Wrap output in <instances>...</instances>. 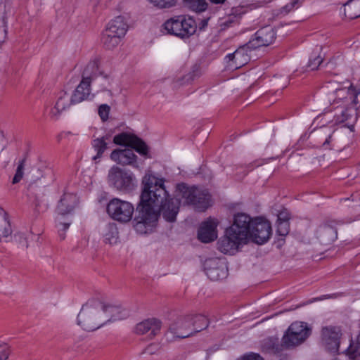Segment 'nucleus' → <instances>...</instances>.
<instances>
[{
	"instance_id": "473e14b6",
	"label": "nucleus",
	"mask_w": 360,
	"mask_h": 360,
	"mask_svg": "<svg viewBox=\"0 0 360 360\" xmlns=\"http://www.w3.org/2000/svg\"><path fill=\"white\" fill-rule=\"evenodd\" d=\"M106 229L109 231V233H106L105 237V240H108L110 243H112V239H116L117 231V228L115 224L110 223L106 225Z\"/></svg>"
},
{
	"instance_id": "a878e982",
	"label": "nucleus",
	"mask_w": 360,
	"mask_h": 360,
	"mask_svg": "<svg viewBox=\"0 0 360 360\" xmlns=\"http://www.w3.org/2000/svg\"><path fill=\"white\" fill-rule=\"evenodd\" d=\"M105 319H108L107 323L117 320H122L129 316V312L120 307L105 304Z\"/></svg>"
},
{
	"instance_id": "0eeeda50",
	"label": "nucleus",
	"mask_w": 360,
	"mask_h": 360,
	"mask_svg": "<svg viewBox=\"0 0 360 360\" xmlns=\"http://www.w3.org/2000/svg\"><path fill=\"white\" fill-rule=\"evenodd\" d=\"M108 183L110 186L124 193H129L136 187V179L133 172L117 166L110 169Z\"/></svg>"
},
{
	"instance_id": "2f4dec72",
	"label": "nucleus",
	"mask_w": 360,
	"mask_h": 360,
	"mask_svg": "<svg viewBox=\"0 0 360 360\" xmlns=\"http://www.w3.org/2000/svg\"><path fill=\"white\" fill-rule=\"evenodd\" d=\"M11 353L8 344L0 341V360H8Z\"/></svg>"
},
{
	"instance_id": "a19ab883",
	"label": "nucleus",
	"mask_w": 360,
	"mask_h": 360,
	"mask_svg": "<svg viewBox=\"0 0 360 360\" xmlns=\"http://www.w3.org/2000/svg\"><path fill=\"white\" fill-rule=\"evenodd\" d=\"M202 72L199 65H194L192 68L191 72L189 73V79L193 80L196 78L200 77Z\"/></svg>"
},
{
	"instance_id": "37998d69",
	"label": "nucleus",
	"mask_w": 360,
	"mask_h": 360,
	"mask_svg": "<svg viewBox=\"0 0 360 360\" xmlns=\"http://www.w3.org/2000/svg\"><path fill=\"white\" fill-rule=\"evenodd\" d=\"M290 214L285 209L281 210L278 214V222L288 221Z\"/></svg>"
},
{
	"instance_id": "a211bd4d",
	"label": "nucleus",
	"mask_w": 360,
	"mask_h": 360,
	"mask_svg": "<svg viewBox=\"0 0 360 360\" xmlns=\"http://www.w3.org/2000/svg\"><path fill=\"white\" fill-rule=\"evenodd\" d=\"M161 31L180 38H188L197 31L196 24H162ZM165 33V32H163Z\"/></svg>"
},
{
	"instance_id": "603ef678",
	"label": "nucleus",
	"mask_w": 360,
	"mask_h": 360,
	"mask_svg": "<svg viewBox=\"0 0 360 360\" xmlns=\"http://www.w3.org/2000/svg\"><path fill=\"white\" fill-rule=\"evenodd\" d=\"M207 21H208V19H206V20H202L200 22L205 23V22H207Z\"/></svg>"
},
{
	"instance_id": "9b49d317",
	"label": "nucleus",
	"mask_w": 360,
	"mask_h": 360,
	"mask_svg": "<svg viewBox=\"0 0 360 360\" xmlns=\"http://www.w3.org/2000/svg\"><path fill=\"white\" fill-rule=\"evenodd\" d=\"M127 24H108L102 33V42L108 49H112L120 42L127 30Z\"/></svg>"
},
{
	"instance_id": "de8ad7c7",
	"label": "nucleus",
	"mask_w": 360,
	"mask_h": 360,
	"mask_svg": "<svg viewBox=\"0 0 360 360\" xmlns=\"http://www.w3.org/2000/svg\"><path fill=\"white\" fill-rule=\"evenodd\" d=\"M158 345H150L146 349V352L152 354L153 353V349L157 348Z\"/></svg>"
},
{
	"instance_id": "864d4df0",
	"label": "nucleus",
	"mask_w": 360,
	"mask_h": 360,
	"mask_svg": "<svg viewBox=\"0 0 360 360\" xmlns=\"http://www.w3.org/2000/svg\"><path fill=\"white\" fill-rule=\"evenodd\" d=\"M235 10H236V11L233 12V14H234V15L236 14V12L237 8H235Z\"/></svg>"
},
{
	"instance_id": "6e6552de",
	"label": "nucleus",
	"mask_w": 360,
	"mask_h": 360,
	"mask_svg": "<svg viewBox=\"0 0 360 360\" xmlns=\"http://www.w3.org/2000/svg\"><path fill=\"white\" fill-rule=\"evenodd\" d=\"M134 212V207L131 202L117 198L110 200L107 205L108 215L112 219L122 223L129 221Z\"/></svg>"
},
{
	"instance_id": "dca6fc26",
	"label": "nucleus",
	"mask_w": 360,
	"mask_h": 360,
	"mask_svg": "<svg viewBox=\"0 0 360 360\" xmlns=\"http://www.w3.org/2000/svg\"><path fill=\"white\" fill-rule=\"evenodd\" d=\"M234 232H230V229L226 230L224 238L218 241L219 250L224 254H234L240 245L247 243L244 239H240Z\"/></svg>"
},
{
	"instance_id": "ddd939ff",
	"label": "nucleus",
	"mask_w": 360,
	"mask_h": 360,
	"mask_svg": "<svg viewBox=\"0 0 360 360\" xmlns=\"http://www.w3.org/2000/svg\"><path fill=\"white\" fill-rule=\"evenodd\" d=\"M276 39V32L271 25H266L259 29L250 39L248 47L257 49L261 46H267L272 44Z\"/></svg>"
},
{
	"instance_id": "3c124183",
	"label": "nucleus",
	"mask_w": 360,
	"mask_h": 360,
	"mask_svg": "<svg viewBox=\"0 0 360 360\" xmlns=\"http://www.w3.org/2000/svg\"><path fill=\"white\" fill-rule=\"evenodd\" d=\"M207 23H205V24H202V26L201 27H200V30H202L204 29V27H205V25H207Z\"/></svg>"
},
{
	"instance_id": "79ce46f5",
	"label": "nucleus",
	"mask_w": 360,
	"mask_h": 360,
	"mask_svg": "<svg viewBox=\"0 0 360 360\" xmlns=\"http://www.w3.org/2000/svg\"><path fill=\"white\" fill-rule=\"evenodd\" d=\"M16 241H18L22 246L27 248L28 243L27 240V237L24 233H18L14 236Z\"/></svg>"
},
{
	"instance_id": "f8f14e48",
	"label": "nucleus",
	"mask_w": 360,
	"mask_h": 360,
	"mask_svg": "<svg viewBox=\"0 0 360 360\" xmlns=\"http://www.w3.org/2000/svg\"><path fill=\"white\" fill-rule=\"evenodd\" d=\"M113 142L117 145L131 147L143 155H146L148 153L147 145L134 134L127 132L120 133L114 136Z\"/></svg>"
},
{
	"instance_id": "f257e3e1",
	"label": "nucleus",
	"mask_w": 360,
	"mask_h": 360,
	"mask_svg": "<svg viewBox=\"0 0 360 360\" xmlns=\"http://www.w3.org/2000/svg\"><path fill=\"white\" fill-rule=\"evenodd\" d=\"M165 179L147 172L142 179L138 214L134 219V227L140 234L150 232L157 224L160 214L169 222L176 220L179 210L180 200L168 198Z\"/></svg>"
},
{
	"instance_id": "f3484780",
	"label": "nucleus",
	"mask_w": 360,
	"mask_h": 360,
	"mask_svg": "<svg viewBox=\"0 0 360 360\" xmlns=\"http://www.w3.org/2000/svg\"><path fill=\"white\" fill-rule=\"evenodd\" d=\"M337 221L330 220L324 222L319 226L316 230V235L321 244L328 245L337 239Z\"/></svg>"
},
{
	"instance_id": "58836bf2",
	"label": "nucleus",
	"mask_w": 360,
	"mask_h": 360,
	"mask_svg": "<svg viewBox=\"0 0 360 360\" xmlns=\"http://www.w3.org/2000/svg\"><path fill=\"white\" fill-rule=\"evenodd\" d=\"M34 210L37 212H44L46 210L47 205L46 204L44 203L42 200H40L38 198H36L33 202Z\"/></svg>"
},
{
	"instance_id": "cd10ccee",
	"label": "nucleus",
	"mask_w": 360,
	"mask_h": 360,
	"mask_svg": "<svg viewBox=\"0 0 360 360\" xmlns=\"http://www.w3.org/2000/svg\"><path fill=\"white\" fill-rule=\"evenodd\" d=\"M13 231L7 213L0 207V240L11 235Z\"/></svg>"
},
{
	"instance_id": "c03bdc74",
	"label": "nucleus",
	"mask_w": 360,
	"mask_h": 360,
	"mask_svg": "<svg viewBox=\"0 0 360 360\" xmlns=\"http://www.w3.org/2000/svg\"><path fill=\"white\" fill-rule=\"evenodd\" d=\"M7 34V27L6 24H0V43L4 41Z\"/></svg>"
},
{
	"instance_id": "a18cd8bd",
	"label": "nucleus",
	"mask_w": 360,
	"mask_h": 360,
	"mask_svg": "<svg viewBox=\"0 0 360 360\" xmlns=\"http://www.w3.org/2000/svg\"><path fill=\"white\" fill-rule=\"evenodd\" d=\"M333 141V135H329L328 138L326 139L324 142L323 143V147L325 148H331L330 146V143Z\"/></svg>"
},
{
	"instance_id": "5701e85b",
	"label": "nucleus",
	"mask_w": 360,
	"mask_h": 360,
	"mask_svg": "<svg viewBox=\"0 0 360 360\" xmlns=\"http://www.w3.org/2000/svg\"><path fill=\"white\" fill-rule=\"evenodd\" d=\"M110 158L120 165H134L137 157L131 149H115L111 153Z\"/></svg>"
},
{
	"instance_id": "20e7f679",
	"label": "nucleus",
	"mask_w": 360,
	"mask_h": 360,
	"mask_svg": "<svg viewBox=\"0 0 360 360\" xmlns=\"http://www.w3.org/2000/svg\"><path fill=\"white\" fill-rule=\"evenodd\" d=\"M176 198H182L184 204L191 205L198 211H204L210 205V195L206 190L196 186H188L184 183L176 185Z\"/></svg>"
},
{
	"instance_id": "72a5a7b5",
	"label": "nucleus",
	"mask_w": 360,
	"mask_h": 360,
	"mask_svg": "<svg viewBox=\"0 0 360 360\" xmlns=\"http://www.w3.org/2000/svg\"><path fill=\"white\" fill-rule=\"evenodd\" d=\"M193 18L189 15H181L169 18L165 22H193Z\"/></svg>"
},
{
	"instance_id": "9d476101",
	"label": "nucleus",
	"mask_w": 360,
	"mask_h": 360,
	"mask_svg": "<svg viewBox=\"0 0 360 360\" xmlns=\"http://www.w3.org/2000/svg\"><path fill=\"white\" fill-rule=\"evenodd\" d=\"M272 234L270 222L263 217H256L252 221V226L248 235L252 242L262 245L266 243Z\"/></svg>"
},
{
	"instance_id": "e433bc0d",
	"label": "nucleus",
	"mask_w": 360,
	"mask_h": 360,
	"mask_svg": "<svg viewBox=\"0 0 360 360\" xmlns=\"http://www.w3.org/2000/svg\"><path fill=\"white\" fill-rule=\"evenodd\" d=\"M110 108L107 104H102L98 108V115L103 121L108 119Z\"/></svg>"
},
{
	"instance_id": "39448f33",
	"label": "nucleus",
	"mask_w": 360,
	"mask_h": 360,
	"mask_svg": "<svg viewBox=\"0 0 360 360\" xmlns=\"http://www.w3.org/2000/svg\"><path fill=\"white\" fill-rule=\"evenodd\" d=\"M77 198L72 193H65L60 198L57 207L56 227L60 240L65 238V231L69 229L72 221L66 216L70 214L77 204Z\"/></svg>"
},
{
	"instance_id": "7c9ffc66",
	"label": "nucleus",
	"mask_w": 360,
	"mask_h": 360,
	"mask_svg": "<svg viewBox=\"0 0 360 360\" xmlns=\"http://www.w3.org/2000/svg\"><path fill=\"white\" fill-rule=\"evenodd\" d=\"M205 271L208 278L214 281L221 279L226 275V271L224 269L219 267L207 268Z\"/></svg>"
},
{
	"instance_id": "c9c22d12",
	"label": "nucleus",
	"mask_w": 360,
	"mask_h": 360,
	"mask_svg": "<svg viewBox=\"0 0 360 360\" xmlns=\"http://www.w3.org/2000/svg\"><path fill=\"white\" fill-rule=\"evenodd\" d=\"M290 224L288 221L277 222V233L280 236H286L289 232Z\"/></svg>"
},
{
	"instance_id": "8fccbe9b",
	"label": "nucleus",
	"mask_w": 360,
	"mask_h": 360,
	"mask_svg": "<svg viewBox=\"0 0 360 360\" xmlns=\"http://www.w3.org/2000/svg\"><path fill=\"white\" fill-rule=\"evenodd\" d=\"M118 20L116 21V22H121L123 20L121 18V17L117 18Z\"/></svg>"
},
{
	"instance_id": "412c9836",
	"label": "nucleus",
	"mask_w": 360,
	"mask_h": 360,
	"mask_svg": "<svg viewBox=\"0 0 360 360\" xmlns=\"http://www.w3.org/2000/svg\"><path fill=\"white\" fill-rule=\"evenodd\" d=\"M71 105H73L72 97L66 91H61L55 105L50 110V118L54 121L58 120L61 113L66 110Z\"/></svg>"
},
{
	"instance_id": "2eb2a0df",
	"label": "nucleus",
	"mask_w": 360,
	"mask_h": 360,
	"mask_svg": "<svg viewBox=\"0 0 360 360\" xmlns=\"http://www.w3.org/2000/svg\"><path fill=\"white\" fill-rule=\"evenodd\" d=\"M341 330L337 326H326L322 328L321 337L326 349L333 353L338 352L340 347Z\"/></svg>"
},
{
	"instance_id": "6ab92c4d",
	"label": "nucleus",
	"mask_w": 360,
	"mask_h": 360,
	"mask_svg": "<svg viewBox=\"0 0 360 360\" xmlns=\"http://www.w3.org/2000/svg\"><path fill=\"white\" fill-rule=\"evenodd\" d=\"M252 50L250 47H248V44L238 49L235 52L228 54L225 59L231 68H239L250 60V56L248 54V50Z\"/></svg>"
},
{
	"instance_id": "393cba45",
	"label": "nucleus",
	"mask_w": 360,
	"mask_h": 360,
	"mask_svg": "<svg viewBox=\"0 0 360 360\" xmlns=\"http://www.w3.org/2000/svg\"><path fill=\"white\" fill-rule=\"evenodd\" d=\"M100 60V57L96 56L87 63L82 72V79L91 83L93 79L101 74L99 71Z\"/></svg>"
},
{
	"instance_id": "7ed1b4c3",
	"label": "nucleus",
	"mask_w": 360,
	"mask_h": 360,
	"mask_svg": "<svg viewBox=\"0 0 360 360\" xmlns=\"http://www.w3.org/2000/svg\"><path fill=\"white\" fill-rule=\"evenodd\" d=\"M198 321L202 322L201 326L195 327V323L192 328L193 317L191 315L180 316L176 319L169 327L167 334V339L173 341L175 339L186 338L193 334L200 332L208 326L207 318L202 315L196 316Z\"/></svg>"
},
{
	"instance_id": "09e8293b",
	"label": "nucleus",
	"mask_w": 360,
	"mask_h": 360,
	"mask_svg": "<svg viewBox=\"0 0 360 360\" xmlns=\"http://www.w3.org/2000/svg\"><path fill=\"white\" fill-rule=\"evenodd\" d=\"M191 316L193 317V320H192V328H193V323H195V327L201 326L202 322H200V321H198V320H197V319H196V316H197L198 315H195V316H192V315H191Z\"/></svg>"
},
{
	"instance_id": "ea45409f",
	"label": "nucleus",
	"mask_w": 360,
	"mask_h": 360,
	"mask_svg": "<svg viewBox=\"0 0 360 360\" xmlns=\"http://www.w3.org/2000/svg\"><path fill=\"white\" fill-rule=\"evenodd\" d=\"M339 122L349 121L352 117L351 110L345 109L342 110L340 115H336Z\"/></svg>"
},
{
	"instance_id": "c756f323",
	"label": "nucleus",
	"mask_w": 360,
	"mask_h": 360,
	"mask_svg": "<svg viewBox=\"0 0 360 360\" xmlns=\"http://www.w3.org/2000/svg\"><path fill=\"white\" fill-rule=\"evenodd\" d=\"M214 4H222L225 0H210ZM188 7L196 13H200L205 11L207 7V4L205 0H185Z\"/></svg>"
},
{
	"instance_id": "f03ea898",
	"label": "nucleus",
	"mask_w": 360,
	"mask_h": 360,
	"mask_svg": "<svg viewBox=\"0 0 360 360\" xmlns=\"http://www.w3.org/2000/svg\"><path fill=\"white\" fill-rule=\"evenodd\" d=\"M105 303L98 300L87 301L77 315V324L84 330L94 331L107 323L105 319Z\"/></svg>"
},
{
	"instance_id": "bb28decb",
	"label": "nucleus",
	"mask_w": 360,
	"mask_h": 360,
	"mask_svg": "<svg viewBox=\"0 0 360 360\" xmlns=\"http://www.w3.org/2000/svg\"><path fill=\"white\" fill-rule=\"evenodd\" d=\"M344 13L348 20L360 16V1L349 0L344 5Z\"/></svg>"
},
{
	"instance_id": "4be33fe9",
	"label": "nucleus",
	"mask_w": 360,
	"mask_h": 360,
	"mask_svg": "<svg viewBox=\"0 0 360 360\" xmlns=\"http://www.w3.org/2000/svg\"><path fill=\"white\" fill-rule=\"evenodd\" d=\"M162 327V322L155 318L146 319L136 326V333L140 335L146 334L150 332V337H155L160 333Z\"/></svg>"
},
{
	"instance_id": "c85d7f7f",
	"label": "nucleus",
	"mask_w": 360,
	"mask_h": 360,
	"mask_svg": "<svg viewBox=\"0 0 360 360\" xmlns=\"http://www.w3.org/2000/svg\"><path fill=\"white\" fill-rule=\"evenodd\" d=\"M108 139V136H104L92 141L91 146L94 150L96 151V155L93 158V160H96L102 157L103 153L108 148V143L106 141Z\"/></svg>"
},
{
	"instance_id": "4468645a",
	"label": "nucleus",
	"mask_w": 360,
	"mask_h": 360,
	"mask_svg": "<svg viewBox=\"0 0 360 360\" xmlns=\"http://www.w3.org/2000/svg\"><path fill=\"white\" fill-rule=\"evenodd\" d=\"M252 221L253 219L247 214L237 213L234 215L233 224L229 229L230 232L236 233L239 238L248 241Z\"/></svg>"
},
{
	"instance_id": "f704fd0d",
	"label": "nucleus",
	"mask_w": 360,
	"mask_h": 360,
	"mask_svg": "<svg viewBox=\"0 0 360 360\" xmlns=\"http://www.w3.org/2000/svg\"><path fill=\"white\" fill-rule=\"evenodd\" d=\"M25 160H22L19 162L15 176L13 179V184L18 183L23 176V170L25 167Z\"/></svg>"
},
{
	"instance_id": "4c0bfd02",
	"label": "nucleus",
	"mask_w": 360,
	"mask_h": 360,
	"mask_svg": "<svg viewBox=\"0 0 360 360\" xmlns=\"http://www.w3.org/2000/svg\"><path fill=\"white\" fill-rule=\"evenodd\" d=\"M322 61L323 59L319 56H316L314 58L309 59L307 66L311 70H315L321 65Z\"/></svg>"
},
{
	"instance_id": "1a4fd4ad",
	"label": "nucleus",
	"mask_w": 360,
	"mask_h": 360,
	"mask_svg": "<svg viewBox=\"0 0 360 360\" xmlns=\"http://www.w3.org/2000/svg\"><path fill=\"white\" fill-rule=\"evenodd\" d=\"M323 89L327 94V101L330 105L345 103L347 101L349 96V100L352 99V102H356V96L359 93L352 86L347 89L342 88L335 82H330L323 86Z\"/></svg>"
},
{
	"instance_id": "49530a36",
	"label": "nucleus",
	"mask_w": 360,
	"mask_h": 360,
	"mask_svg": "<svg viewBox=\"0 0 360 360\" xmlns=\"http://www.w3.org/2000/svg\"><path fill=\"white\" fill-rule=\"evenodd\" d=\"M294 6V4H288L286 5L285 6H284L283 8H282L281 11V14H283V15H285L287 14L290 10L291 8Z\"/></svg>"
},
{
	"instance_id": "b1692460",
	"label": "nucleus",
	"mask_w": 360,
	"mask_h": 360,
	"mask_svg": "<svg viewBox=\"0 0 360 360\" xmlns=\"http://www.w3.org/2000/svg\"><path fill=\"white\" fill-rule=\"evenodd\" d=\"M71 97L73 104H77L89 99L91 97V83L88 81L82 79L75 90L73 91Z\"/></svg>"
},
{
	"instance_id": "aec40b11",
	"label": "nucleus",
	"mask_w": 360,
	"mask_h": 360,
	"mask_svg": "<svg viewBox=\"0 0 360 360\" xmlns=\"http://www.w3.org/2000/svg\"><path fill=\"white\" fill-rule=\"evenodd\" d=\"M217 224L214 219H210L202 222L198 229V238L205 243L214 240L217 238Z\"/></svg>"
},
{
	"instance_id": "423d86ee",
	"label": "nucleus",
	"mask_w": 360,
	"mask_h": 360,
	"mask_svg": "<svg viewBox=\"0 0 360 360\" xmlns=\"http://www.w3.org/2000/svg\"><path fill=\"white\" fill-rule=\"evenodd\" d=\"M309 328L307 324L303 322L292 323L285 332L282 338V345H276L271 340L269 341V344L271 346L270 352L273 353H278L281 351V347H291L297 346L303 342L309 335Z\"/></svg>"
}]
</instances>
